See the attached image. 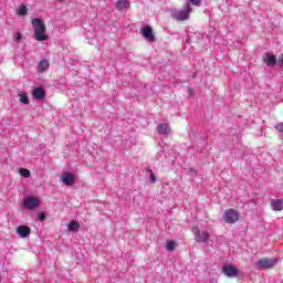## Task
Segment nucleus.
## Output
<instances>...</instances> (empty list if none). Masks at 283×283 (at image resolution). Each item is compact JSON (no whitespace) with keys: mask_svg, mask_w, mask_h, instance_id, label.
<instances>
[{"mask_svg":"<svg viewBox=\"0 0 283 283\" xmlns=\"http://www.w3.org/2000/svg\"><path fill=\"white\" fill-rule=\"evenodd\" d=\"M40 205V201H39V198L36 197H28V198H24L23 199V206L27 208V209H36V207H39Z\"/></svg>","mask_w":283,"mask_h":283,"instance_id":"6e6552de","label":"nucleus"},{"mask_svg":"<svg viewBox=\"0 0 283 283\" xmlns=\"http://www.w3.org/2000/svg\"><path fill=\"white\" fill-rule=\"evenodd\" d=\"M166 249L167 251H174L176 249V242L167 241Z\"/></svg>","mask_w":283,"mask_h":283,"instance_id":"aec40b11","label":"nucleus"},{"mask_svg":"<svg viewBox=\"0 0 283 283\" xmlns=\"http://www.w3.org/2000/svg\"><path fill=\"white\" fill-rule=\"evenodd\" d=\"M279 65L283 67V55H280L279 57Z\"/></svg>","mask_w":283,"mask_h":283,"instance_id":"bb28decb","label":"nucleus"},{"mask_svg":"<svg viewBox=\"0 0 283 283\" xmlns=\"http://www.w3.org/2000/svg\"><path fill=\"white\" fill-rule=\"evenodd\" d=\"M39 220L41 222H43V220H45V218H48V214L45 212H40L39 216H38Z\"/></svg>","mask_w":283,"mask_h":283,"instance_id":"393cba45","label":"nucleus"},{"mask_svg":"<svg viewBox=\"0 0 283 283\" xmlns=\"http://www.w3.org/2000/svg\"><path fill=\"white\" fill-rule=\"evenodd\" d=\"M274 127L279 134H283V123H279Z\"/></svg>","mask_w":283,"mask_h":283,"instance_id":"4be33fe9","label":"nucleus"},{"mask_svg":"<svg viewBox=\"0 0 283 283\" xmlns=\"http://www.w3.org/2000/svg\"><path fill=\"white\" fill-rule=\"evenodd\" d=\"M20 175L23 178H30V171L28 169H25V168L20 169Z\"/></svg>","mask_w":283,"mask_h":283,"instance_id":"412c9836","label":"nucleus"},{"mask_svg":"<svg viewBox=\"0 0 283 283\" xmlns=\"http://www.w3.org/2000/svg\"><path fill=\"white\" fill-rule=\"evenodd\" d=\"M21 39H23V34L21 33H17L13 38V41H15V43H19L21 41Z\"/></svg>","mask_w":283,"mask_h":283,"instance_id":"b1692460","label":"nucleus"},{"mask_svg":"<svg viewBox=\"0 0 283 283\" xmlns=\"http://www.w3.org/2000/svg\"><path fill=\"white\" fill-rule=\"evenodd\" d=\"M273 211H283V199H274L271 202Z\"/></svg>","mask_w":283,"mask_h":283,"instance_id":"4468645a","label":"nucleus"},{"mask_svg":"<svg viewBox=\"0 0 283 283\" xmlns=\"http://www.w3.org/2000/svg\"><path fill=\"white\" fill-rule=\"evenodd\" d=\"M20 103H23V105H30V98L28 97V93H20Z\"/></svg>","mask_w":283,"mask_h":283,"instance_id":"a211bd4d","label":"nucleus"},{"mask_svg":"<svg viewBox=\"0 0 283 283\" xmlns=\"http://www.w3.org/2000/svg\"><path fill=\"white\" fill-rule=\"evenodd\" d=\"M129 6H130L129 0H117L115 8L119 12H123V10L129 9Z\"/></svg>","mask_w":283,"mask_h":283,"instance_id":"ddd939ff","label":"nucleus"},{"mask_svg":"<svg viewBox=\"0 0 283 283\" xmlns=\"http://www.w3.org/2000/svg\"><path fill=\"white\" fill-rule=\"evenodd\" d=\"M158 134H161L163 136H167L171 129L169 128V124H159L157 128Z\"/></svg>","mask_w":283,"mask_h":283,"instance_id":"2eb2a0df","label":"nucleus"},{"mask_svg":"<svg viewBox=\"0 0 283 283\" xmlns=\"http://www.w3.org/2000/svg\"><path fill=\"white\" fill-rule=\"evenodd\" d=\"M279 260L275 258L268 259L262 258L255 263V269L266 271L269 269H273V266L277 265Z\"/></svg>","mask_w":283,"mask_h":283,"instance_id":"7ed1b4c3","label":"nucleus"},{"mask_svg":"<svg viewBox=\"0 0 283 283\" xmlns=\"http://www.w3.org/2000/svg\"><path fill=\"white\" fill-rule=\"evenodd\" d=\"M263 62L269 67H274V65H277V57L269 52L265 53V56L263 57Z\"/></svg>","mask_w":283,"mask_h":283,"instance_id":"9d476101","label":"nucleus"},{"mask_svg":"<svg viewBox=\"0 0 283 283\" xmlns=\"http://www.w3.org/2000/svg\"><path fill=\"white\" fill-rule=\"evenodd\" d=\"M172 19L176 21H187L191 14V4L186 3L182 10L175 9L171 11Z\"/></svg>","mask_w":283,"mask_h":283,"instance_id":"f03ea898","label":"nucleus"},{"mask_svg":"<svg viewBox=\"0 0 283 283\" xmlns=\"http://www.w3.org/2000/svg\"><path fill=\"white\" fill-rule=\"evenodd\" d=\"M222 273L227 275V277H238V270L231 264L223 265Z\"/></svg>","mask_w":283,"mask_h":283,"instance_id":"1a4fd4ad","label":"nucleus"},{"mask_svg":"<svg viewBox=\"0 0 283 283\" xmlns=\"http://www.w3.org/2000/svg\"><path fill=\"white\" fill-rule=\"evenodd\" d=\"M61 180L66 187H72L76 182V177H74V174L66 171L62 174Z\"/></svg>","mask_w":283,"mask_h":283,"instance_id":"0eeeda50","label":"nucleus"},{"mask_svg":"<svg viewBox=\"0 0 283 283\" xmlns=\"http://www.w3.org/2000/svg\"><path fill=\"white\" fill-rule=\"evenodd\" d=\"M17 233L20 238H29L32 230L28 226H20L17 228Z\"/></svg>","mask_w":283,"mask_h":283,"instance_id":"f8f14e48","label":"nucleus"},{"mask_svg":"<svg viewBox=\"0 0 283 283\" xmlns=\"http://www.w3.org/2000/svg\"><path fill=\"white\" fill-rule=\"evenodd\" d=\"M149 171V178H150V182L154 184L156 182V175L154 174V171L151 169H148Z\"/></svg>","mask_w":283,"mask_h":283,"instance_id":"5701e85b","label":"nucleus"},{"mask_svg":"<svg viewBox=\"0 0 283 283\" xmlns=\"http://www.w3.org/2000/svg\"><path fill=\"white\" fill-rule=\"evenodd\" d=\"M17 14H19V17H25V14H28V8L25 6H21Z\"/></svg>","mask_w":283,"mask_h":283,"instance_id":"6ab92c4d","label":"nucleus"},{"mask_svg":"<svg viewBox=\"0 0 283 283\" xmlns=\"http://www.w3.org/2000/svg\"><path fill=\"white\" fill-rule=\"evenodd\" d=\"M222 218L227 224H235V222L240 220V212L233 208H230L224 211Z\"/></svg>","mask_w":283,"mask_h":283,"instance_id":"20e7f679","label":"nucleus"},{"mask_svg":"<svg viewBox=\"0 0 283 283\" xmlns=\"http://www.w3.org/2000/svg\"><path fill=\"white\" fill-rule=\"evenodd\" d=\"M192 233L195 235V240L201 244L205 242H209L210 234L207 230L200 231V228L198 226H195L192 228Z\"/></svg>","mask_w":283,"mask_h":283,"instance_id":"39448f33","label":"nucleus"},{"mask_svg":"<svg viewBox=\"0 0 283 283\" xmlns=\"http://www.w3.org/2000/svg\"><path fill=\"white\" fill-rule=\"evenodd\" d=\"M49 67H50V62H48L46 60H42L38 65L39 72H45Z\"/></svg>","mask_w":283,"mask_h":283,"instance_id":"f3484780","label":"nucleus"},{"mask_svg":"<svg viewBox=\"0 0 283 283\" xmlns=\"http://www.w3.org/2000/svg\"><path fill=\"white\" fill-rule=\"evenodd\" d=\"M32 25L34 28L35 41H48V35L45 34V23L43 20L35 18L32 20Z\"/></svg>","mask_w":283,"mask_h":283,"instance_id":"f257e3e1","label":"nucleus"},{"mask_svg":"<svg viewBox=\"0 0 283 283\" xmlns=\"http://www.w3.org/2000/svg\"><path fill=\"white\" fill-rule=\"evenodd\" d=\"M142 34L146 41H149V43H154V41H156L154 29H151L149 25H146L142 29Z\"/></svg>","mask_w":283,"mask_h":283,"instance_id":"423d86ee","label":"nucleus"},{"mask_svg":"<svg viewBox=\"0 0 283 283\" xmlns=\"http://www.w3.org/2000/svg\"><path fill=\"white\" fill-rule=\"evenodd\" d=\"M81 229V224L78 223V221H70L69 226H67V230L72 231L73 233H76V231H78Z\"/></svg>","mask_w":283,"mask_h":283,"instance_id":"dca6fc26","label":"nucleus"},{"mask_svg":"<svg viewBox=\"0 0 283 283\" xmlns=\"http://www.w3.org/2000/svg\"><path fill=\"white\" fill-rule=\"evenodd\" d=\"M189 3H191L192 6H200L202 3V0H188Z\"/></svg>","mask_w":283,"mask_h":283,"instance_id":"a878e982","label":"nucleus"},{"mask_svg":"<svg viewBox=\"0 0 283 283\" xmlns=\"http://www.w3.org/2000/svg\"><path fill=\"white\" fill-rule=\"evenodd\" d=\"M32 96L35 101H43V98H45V90L41 86H38L33 90Z\"/></svg>","mask_w":283,"mask_h":283,"instance_id":"9b49d317","label":"nucleus"}]
</instances>
